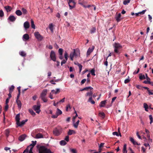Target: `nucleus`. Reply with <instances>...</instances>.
Returning a JSON list of instances; mask_svg holds the SVG:
<instances>
[{
	"mask_svg": "<svg viewBox=\"0 0 153 153\" xmlns=\"http://www.w3.org/2000/svg\"><path fill=\"white\" fill-rule=\"evenodd\" d=\"M80 56V51L79 50L74 49V51L71 53L70 54V57L71 60L73 61L74 57L76 58Z\"/></svg>",
	"mask_w": 153,
	"mask_h": 153,
	"instance_id": "f03ea898",
	"label": "nucleus"
},
{
	"mask_svg": "<svg viewBox=\"0 0 153 153\" xmlns=\"http://www.w3.org/2000/svg\"><path fill=\"white\" fill-rule=\"evenodd\" d=\"M40 105L39 104L38 105H35L33 106V109L36 112L39 114L41 111L40 109Z\"/></svg>",
	"mask_w": 153,
	"mask_h": 153,
	"instance_id": "423d86ee",
	"label": "nucleus"
},
{
	"mask_svg": "<svg viewBox=\"0 0 153 153\" xmlns=\"http://www.w3.org/2000/svg\"><path fill=\"white\" fill-rule=\"evenodd\" d=\"M96 29L95 27H93L90 30L91 33V34L94 33L96 32Z\"/></svg>",
	"mask_w": 153,
	"mask_h": 153,
	"instance_id": "ea45409f",
	"label": "nucleus"
},
{
	"mask_svg": "<svg viewBox=\"0 0 153 153\" xmlns=\"http://www.w3.org/2000/svg\"><path fill=\"white\" fill-rule=\"evenodd\" d=\"M50 57L51 59L53 61L55 62L56 61V57L55 53L53 51H52L51 52V53L50 55Z\"/></svg>",
	"mask_w": 153,
	"mask_h": 153,
	"instance_id": "1a4fd4ad",
	"label": "nucleus"
},
{
	"mask_svg": "<svg viewBox=\"0 0 153 153\" xmlns=\"http://www.w3.org/2000/svg\"><path fill=\"white\" fill-rule=\"evenodd\" d=\"M113 46L114 48V51L117 53H119L118 50L122 48V46L118 43H115Z\"/></svg>",
	"mask_w": 153,
	"mask_h": 153,
	"instance_id": "7ed1b4c3",
	"label": "nucleus"
},
{
	"mask_svg": "<svg viewBox=\"0 0 153 153\" xmlns=\"http://www.w3.org/2000/svg\"><path fill=\"white\" fill-rule=\"evenodd\" d=\"M149 119L150 120V123L151 124L153 123V117L152 115H150L149 116Z\"/></svg>",
	"mask_w": 153,
	"mask_h": 153,
	"instance_id": "a19ab883",
	"label": "nucleus"
},
{
	"mask_svg": "<svg viewBox=\"0 0 153 153\" xmlns=\"http://www.w3.org/2000/svg\"><path fill=\"white\" fill-rule=\"evenodd\" d=\"M48 92V90L47 89H45L42 91L40 94V97H45Z\"/></svg>",
	"mask_w": 153,
	"mask_h": 153,
	"instance_id": "9d476101",
	"label": "nucleus"
},
{
	"mask_svg": "<svg viewBox=\"0 0 153 153\" xmlns=\"http://www.w3.org/2000/svg\"><path fill=\"white\" fill-rule=\"evenodd\" d=\"M100 116L101 117L103 118L105 117V114L103 112H100L99 114Z\"/></svg>",
	"mask_w": 153,
	"mask_h": 153,
	"instance_id": "c03bdc74",
	"label": "nucleus"
},
{
	"mask_svg": "<svg viewBox=\"0 0 153 153\" xmlns=\"http://www.w3.org/2000/svg\"><path fill=\"white\" fill-rule=\"evenodd\" d=\"M4 8L7 12L10 11L12 9L11 7L9 6H5Z\"/></svg>",
	"mask_w": 153,
	"mask_h": 153,
	"instance_id": "b1692460",
	"label": "nucleus"
},
{
	"mask_svg": "<svg viewBox=\"0 0 153 153\" xmlns=\"http://www.w3.org/2000/svg\"><path fill=\"white\" fill-rule=\"evenodd\" d=\"M130 81V79H129V77L128 76V78L125 80L124 83L125 84H126L128 83Z\"/></svg>",
	"mask_w": 153,
	"mask_h": 153,
	"instance_id": "de8ad7c7",
	"label": "nucleus"
},
{
	"mask_svg": "<svg viewBox=\"0 0 153 153\" xmlns=\"http://www.w3.org/2000/svg\"><path fill=\"white\" fill-rule=\"evenodd\" d=\"M29 111L30 114L33 116H34L36 114L33 111V110L31 109H29Z\"/></svg>",
	"mask_w": 153,
	"mask_h": 153,
	"instance_id": "58836bf2",
	"label": "nucleus"
},
{
	"mask_svg": "<svg viewBox=\"0 0 153 153\" xmlns=\"http://www.w3.org/2000/svg\"><path fill=\"white\" fill-rule=\"evenodd\" d=\"M143 107L145 108V110L146 111H148V109L149 108V106L146 103L143 104Z\"/></svg>",
	"mask_w": 153,
	"mask_h": 153,
	"instance_id": "bb28decb",
	"label": "nucleus"
},
{
	"mask_svg": "<svg viewBox=\"0 0 153 153\" xmlns=\"http://www.w3.org/2000/svg\"><path fill=\"white\" fill-rule=\"evenodd\" d=\"M16 121V124H19V122L20 120V115L19 114H17L15 117Z\"/></svg>",
	"mask_w": 153,
	"mask_h": 153,
	"instance_id": "a211bd4d",
	"label": "nucleus"
},
{
	"mask_svg": "<svg viewBox=\"0 0 153 153\" xmlns=\"http://www.w3.org/2000/svg\"><path fill=\"white\" fill-rule=\"evenodd\" d=\"M29 39V35L27 34H25L23 35V39L24 40H27Z\"/></svg>",
	"mask_w": 153,
	"mask_h": 153,
	"instance_id": "412c9836",
	"label": "nucleus"
},
{
	"mask_svg": "<svg viewBox=\"0 0 153 153\" xmlns=\"http://www.w3.org/2000/svg\"><path fill=\"white\" fill-rule=\"evenodd\" d=\"M65 141L67 142H68L69 141V137L68 136H66L65 137Z\"/></svg>",
	"mask_w": 153,
	"mask_h": 153,
	"instance_id": "052dcab7",
	"label": "nucleus"
},
{
	"mask_svg": "<svg viewBox=\"0 0 153 153\" xmlns=\"http://www.w3.org/2000/svg\"><path fill=\"white\" fill-rule=\"evenodd\" d=\"M51 91L53 94H56L60 92V89L59 88H57L56 89V90H52Z\"/></svg>",
	"mask_w": 153,
	"mask_h": 153,
	"instance_id": "f3484780",
	"label": "nucleus"
},
{
	"mask_svg": "<svg viewBox=\"0 0 153 153\" xmlns=\"http://www.w3.org/2000/svg\"><path fill=\"white\" fill-rule=\"evenodd\" d=\"M75 132L74 130H69L68 132V134L69 135H71L73 134H75Z\"/></svg>",
	"mask_w": 153,
	"mask_h": 153,
	"instance_id": "2f4dec72",
	"label": "nucleus"
},
{
	"mask_svg": "<svg viewBox=\"0 0 153 153\" xmlns=\"http://www.w3.org/2000/svg\"><path fill=\"white\" fill-rule=\"evenodd\" d=\"M21 10L23 13L25 15L27 13V11L24 8H22Z\"/></svg>",
	"mask_w": 153,
	"mask_h": 153,
	"instance_id": "e433bc0d",
	"label": "nucleus"
},
{
	"mask_svg": "<svg viewBox=\"0 0 153 153\" xmlns=\"http://www.w3.org/2000/svg\"><path fill=\"white\" fill-rule=\"evenodd\" d=\"M68 1V0H67ZM68 4L70 9L74 8L75 6L76 3L73 0H68Z\"/></svg>",
	"mask_w": 153,
	"mask_h": 153,
	"instance_id": "39448f33",
	"label": "nucleus"
},
{
	"mask_svg": "<svg viewBox=\"0 0 153 153\" xmlns=\"http://www.w3.org/2000/svg\"><path fill=\"white\" fill-rule=\"evenodd\" d=\"M58 116V115L56 114V115H52V117L53 118H56Z\"/></svg>",
	"mask_w": 153,
	"mask_h": 153,
	"instance_id": "69168bd1",
	"label": "nucleus"
},
{
	"mask_svg": "<svg viewBox=\"0 0 153 153\" xmlns=\"http://www.w3.org/2000/svg\"><path fill=\"white\" fill-rule=\"evenodd\" d=\"M16 102L19 108H21L22 106V104L20 101L18 99H17L16 100Z\"/></svg>",
	"mask_w": 153,
	"mask_h": 153,
	"instance_id": "cd10ccee",
	"label": "nucleus"
},
{
	"mask_svg": "<svg viewBox=\"0 0 153 153\" xmlns=\"http://www.w3.org/2000/svg\"><path fill=\"white\" fill-rule=\"evenodd\" d=\"M139 70H140V69H139V68H138V69H137V70L136 71H134V72H133V74H137V73H138V72H139Z\"/></svg>",
	"mask_w": 153,
	"mask_h": 153,
	"instance_id": "0e129e2a",
	"label": "nucleus"
},
{
	"mask_svg": "<svg viewBox=\"0 0 153 153\" xmlns=\"http://www.w3.org/2000/svg\"><path fill=\"white\" fill-rule=\"evenodd\" d=\"M30 24L27 21L25 22L24 23V27L25 30H27L30 27Z\"/></svg>",
	"mask_w": 153,
	"mask_h": 153,
	"instance_id": "ddd939ff",
	"label": "nucleus"
},
{
	"mask_svg": "<svg viewBox=\"0 0 153 153\" xmlns=\"http://www.w3.org/2000/svg\"><path fill=\"white\" fill-rule=\"evenodd\" d=\"M30 149L29 150V153H33V152H32V150H33V148H32V147H30Z\"/></svg>",
	"mask_w": 153,
	"mask_h": 153,
	"instance_id": "774afa93",
	"label": "nucleus"
},
{
	"mask_svg": "<svg viewBox=\"0 0 153 153\" xmlns=\"http://www.w3.org/2000/svg\"><path fill=\"white\" fill-rule=\"evenodd\" d=\"M16 18L13 15L10 16L8 19V20L12 22H14L16 19Z\"/></svg>",
	"mask_w": 153,
	"mask_h": 153,
	"instance_id": "dca6fc26",
	"label": "nucleus"
},
{
	"mask_svg": "<svg viewBox=\"0 0 153 153\" xmlns=\"http://www.w3.org/2000/svg\"><path fill=\"white\" fill-rule=\"evenodd\" d=\"M64 57H65V59H66V60H67L68 59V54L66 51H65L64 53Z\"/></svg>",
	"mask_w": 153,
	"mask_h": 153,
	"instance_id": "49530a36",
	"label": "nucleus"
},
{
	"mask_svg": "<svg viewBox=\"0 0 153 153\" xmlns=\"http://www.w3.org/2000/svg\"><path fill=\"white\" fill-rule=\"evenodd\" d=\"M32 143L29 146H30V147H32L33 148V147L35 145L36 143V141H32Z\"/></svg>",
	"mask_w": 153,
	"mask_h": 153,
	"instance_id": "393cba45",
	"label": "nucleus"
},
{
	"mask_svg": "<svg viewBox=\"0 0 153 153\" xmlns=\"http://www.w3.org/2000/svg\"><path fill=\"white\" fill-rule=\"evenodd\" d=\"M86 80V79H83L82 80L81 82V85L83 84L85 82Z\"/></svg>",
	"mask_w": 153,
	"mask_h": 153,
	"instance_id": "e2e57ef3",
	"label": "nucleus"
},
{
	"mask_svg": "<svg viewBox=\"0 0 153 153\" xmlns=\"http://www.w3.org/2000/svg\"><path fill=\"white\" fill-rule=\"evenodd\" d=\"M30 146H28L27 148L24 151L23 153L25 152L28 153L29 152V148H30Z\"/></svg>",
	"mask_w": 153,
	"mask_h": 153,
	"instance_id": "8fccbe9b",
	"label": "nucleus"
},
{
	"mask_svg": "<svg viewBox=\"0 0 153 153\" xmlns=\"http://www.w3.org/2000/svg\"><path fill=\"white\" fill-rule=\"evenodd\" d=\"M34 35L35 37L39 41L42 40L43 39V37L38 32H35Z\"/></svg>",
	"mask_w": 153,
	"mask_h": 153,
	"instance_id": "0eeeda50",
	"label": "nucleus"
},
{
	"mask_svg": "<svg viewBox=\"0 0 153 153\" xmlns=\"http://www.w3.org/2000/svg\"><path fill=\"white\" fill-rule=\"evenodd\" d=\"M31 24L32 28L35 29V26L34 24L33 21L32 19L31 20Z\"/></svg>",
	"mask_w": 153,
	"mask_h": 153,
	"instance_id": "72a5a7b5",
	"label": "nucleus"
},
{
	"mask_svg": "<svg viewBox=\"0 0 153 153\" xmlns=\"http://www.w3.org/2000/svg\"><path fill=\"white\" fill-rule=\"evenodd\" d=\"M93 93L91 91H90L87 93L86 96L89 97V98L88 100V102H91L92 104H94L95 102L92 100Z\"/></svg>",
	"mask_w": 153,
	"mask_h": 153,
	"instance_id": "20e7f679",
	"label": "nucleus"
},
{
	"mask_svg": "<svg viewBox=\"0 0 153 153\" xmlns=\"http://www.w3.org/2000/svg\"><path fill=\"white\" fill-rule=\"evenodd\" d=\"M39 153H53L51 150L44 146H40L37 147Z\"/></svg>",
	"mask_w": 153,
	"mask_h": 153,
	"instance_id": "f257e3e1",
	"label": "nucleus"
},
{
	"mask_svg": "<svg viewBox=\"0 0 153 153\" xmlns=\"http://www.w3.org/2000/svg\"><path fill=\"white\" fill-rule=\"evenodd\" d=\"M14 88V86L13 85H12L11 87H9V92H12Z\"/></svg>",
	"mask_w": 153,
	"mask_h": 153,
	"instance_id": "4c0bfd02",
	"label": "nucleus"
},
{
	"mask_svg": "<svg viewBox=\"0 0 153 153\" xmlns=\"http://www.w3.org/2000/svg\"><path fill=\"white\" fill-rule=\"evenodd\" d=\"M72 121L73 126L76 128H77L79 122V120H78L76 122H75V120H72Z\"/></svg>",
	"mask_w": 153,
	"mask_h": 153,
	"instance_id": "9b49d317",
	"label": "nucleus"
},
{
	"mask_svg": "<svg viewBox=\"0 0 153 153\" xmlns=\"http://www.w3.org/2000/svg\"><path fill=\"white\" fill-rule=\"evenodd\" d=\"M139 78L141 80L143 79H146V78L145 75L141 74L139 76Z\"/></svg>",
	"mask_w": 153,
	"mask_h": 153,
	"instance_id": "a18cd8bd",
	"label": "nucleus"
},
{
	"mask_svg": "<svg viewBox=\"0 0 153 153\" xmlns=\"http://www.w3.org/2000/svg\"><path fill=\"white\" fill-rule=\"evenodd\" d=\"M94 48V47L93 46L91 48H89L87 52V56L90 55L91 53L93 51V50Z\"/></svg>",
	"mask_w": 153,
	"mask_h": 153,
	"instance_id": "f8f14e48",
	"label": "nucleus"
},
{
	"mask_svg": "<svg viewBox=\"0 0 153 153\" xmlns=\"http://www.w3.org/2000/svg\"><path fill=\"white\" fill-rule=\"evenodd\" d=\"M53 134L56 136H59L61 133V130L60 129L56 128L54 129L53 131Z\"/></svg>",
	"mask_w": 153,
	"mask_h": 153,
	"instance_id": "6e6552de",
	"label": "nucleus"
},
{
	"mask_svg": "<svg viewBox=\"0 0 153 153\" xmlns=\"http://www.w3.org/2000/svg\"><path fill=\"white\" fill-rule=\"evenodd\" d=\"M4 15V12L2 10H0V17H2Z\"/></svg>",
	"mask_w": 153,
	"mask_h": 153,
	"instance_id": "603ef678",
	"label": "nucleus"
},
{
	"mask_svg": "<svg viewBox=\"0 0 153 153\" xmlns=\"http://www.w3.org/2000/svg\"><path fill=\"white\" fill-rule=\"evenodd\" d=\"M84 0H79V4L81 5H82L83 4Z\"/></svg>",
	"mask_w": 153,
	"mask_h": 153,
	"instance_id": "4d7b16f0",
	"label": "nucleus"
},
{
	"mask_svg": "<svg viewBox=\"0 0 153 153\" xmlns=\"http://www.w3.org/2000/svg\"><path fill=\"white\" fill-rule=\"evenodd\" d=\"M15 13L18 16H20L22 14V13L21 11L19 10H18L16 11Z\"/></svg>",
	"mask_w": 153,
	"mask_h": 153,
	"instance_id": "a878e982",
	"label": "nucleus"
},
{
	"mask_svg": "<svg viewBox=\"0 0 153 153\" xmlns=\"http://www.w3.org/2000/svg\"><path fill=\"white\" fill-rule=\"evenodd\" d=\"M34 138L36 139L43 138V136L40 133H38L36 135V136Z\"/></svg>",
	"mask_w": 153,
	"mask_h": 153,
	"instance_id": "5701e85b",
	"label": "nucleus"
},
{
	"mask_svg": "<svg viewBox=\"0 0 153 153\" xmlns=\"http://www.w3.org/2000/svg\"><path fill=\"white\" fill-rule=\"evenodd\" d=\"M106 100L102 101L100 104V106L101 107H104L106 104Z\"/></svg>",
	"mask_w": 153,
	"mask_h": 153,
	"instance_id": "4be33fe9",
	"label": "nucleus"
},
{
	"mask_svg": "<svg viewBox=\"0 0 153 153\" xmlns=\"http://www.w3.org/2000/svg\"><path fill=\"white\" fill-rule=\"evenodd\" d=\"M130 140L131 142L134 145H140V143H138L136 141L134 138L132 137H131L130 138Z\"/></svg>",
	"mask_w": 153,
	"mask_h": 153,
	"instance_id": "2eb2a0df",
	"label": "nucleus"
},
{
	"mask_svg": "<svg viewBox=\"0 0 153 153\" xmlns=\"http://www.w3.org/2000/svg\"><path fill=\"white\" fill-rule=\"evenodd\" d=\"M90 72L92 75L94 76L95 75V70L94 69H93L91 70Z\"/></svg>",
	"mask_w": 153,
	"mask_h": 153,
	"instance_id": "09e8293b",
	"label": "nucleus"
},
{
	"mask_svg": "<svg viewBox=\"0 0 153 153\" xmlns=\"http://www.w3.org/2000/svg\"><path fill=\"white\" fill-rule=\"evenodd\" d=\"M59 143L61 146H65L66 144L67 143L64 140H62L60 141Z\"/></svg>",
	"mask_w": 153,
	"mask_h": 153,
	"instance_id": "c756f323",
	"label": "nucleus"
},
{
	"mask_svg": "<svg viewBox=\"0 0 153 153\" xmlns=\"http://www.w3.org/2000/svg\"><path fill=\"white\" fill-rule=\"evenodd\" d=\"M90 7H93V9H94V10H96V7L94 5H88V6H87V7L89 8Z\"/></svg>",
	"mask_w": 153,
	"mask_h": 153,
	"instance_id": "864d4df0",
	"label": "nucleus"
},
{
	"mask_svg": "<svg viewBox=\"0 0 153 153\" xmlns=\"http://www.w3.org/2000/svg\"><path fill=\"white\" fill-rule=\"evenodd\" d=\"M10 133V130L9 129H7L5 131V134L6 136L8 137L9 136V133Z\"/></svg>",
	"mask_w": 153,
	"mask_h": 153,
	"instance_id": "f704fd0d",
	"label": "nucleus"
},
{
	"mask_svg": "<svg viewBox=\"0 0 153 153\" xmlns=\"http://www.w3.org/2000/svg\"><path fill=\"white\" fill-rule=\"evenodd\" d=\"M67 60H66V59H64L61 62V65H62L63 64H64L67 61Z\"/></svg>",
	"mask_w": 153,
	"mask_h": 153,
	"instance_id": "bf43d9fd",
	"label": "nucleus"
},
{
	"mask_svg": "<svg viewBox=\"0 0 153 153\" xmlns=\"http://www.w3.org/2000/svg\"><path fill=\"white\" fill-rule=\"evenodd\" d=\"M63 50L62 48H59V53L60 54H62Z\"/></svg>",
	"mask_w": 153,
	"mask_h": 153,
	"instance_id": "6e6d98bb",
	"label": "nucleus"
},
{
	"mask_svg": "<svg viewBox=\"0 0 153 153\" xmlns=\"http://www.w3.org/2000/svg\"><path fill=\"white\" fill-rule=\"evenodd\" d=\"M41 98L44 102H47V99L45 97H41Z\"/></svg>",
	"mask_w": 153,
	"mask_h": 153,
	"instance_id": "3c124183",
	"label": "nucleus"
},
{
	"mask_svg": "<svg viewBox=\"0 0 153 153\" xmlns=\"http://www.w3.org/2000/svg\"><path fill=\"white\" fill-rule=\"evenodd\" d=\"M26 137V135L25 134L22 135L19 137V140L21 141H22L25 139Z\"/></svg>",
	"mask_w": 153,
	"mask_h": 153,
	"instance_id": "6ab92c4d",
	"label": "nucleus"
},
{
	"mask_svg": "<svg viewBox=\"0 0 153 153\" xmlns=\"http://www.w3.org/2000/svg\"><path fill=\"white\" fill-rule=\"evenodd\" d=\"M70 150L73 153H77L76 150L74 149H70Z\"/></svg>",
	"mask_w": 153,
	"mask_h": 153,
	"instance_id": "5fc2aeb1",
	"label": "nucleus"
},
{
	"mask_svg": "<svg viewBox=\"0 0 153 153\" xmlns=\"http://www.w3.org/2000/svg\"><path fill=\"white\" fill-rule=\"evenodd\" d=\"M112 134L114 135H116L118 136H119L118 133L117 132H113Z\"/></svg>",
	"mask_w": 153,
	"mask_h": 153,
	"instance_id": "338daca9",
	"label": "nucleus"
},
{
	"mask_svg": "<svg viewBox=\"0 0 153 153\" xmlns=\"http://www.w3.org/2000/svg\"><path fill=\"white\" fill-rule=\"evenodd\" d=\"M75 64H76V65H77L79 67V72L80 73L81 71L82 70V65L81 64H80L78 63H77Z\"/></svg>",
	"mask_w": 153,
	"mask_h": 153,
	"instance_id": "473e14b6",
	"label": "nucleus"
},
{
	"mask_svg": "<svg viewBox=\"0 0 153 153\" xmlns=\"http://www.w3.org/2000/svg\"><path fill=\"white\" fill-rule=\"evenodd\" d=\"M27 121V120L26 119L25 120H22L21 122L19 121V124H17V125L18 126H22L23 125H24L25 123Z\"/></svg>",
	"mask_w": 153,
	"mask_h": 153,
	"instance_id": "4468645a",
	"label": "nucleus"
},
{
	"mask_svg": "<svg viewBox=\"0 0 153 153\" xmlns=\"http://www.w3.org/2000/svg\"><path fill=\"white\" fill-rule=\"evenodd\" d=\"M65 98H63L62 99L60 100L59 101L57 102V104H60L61 102L63 103L65 102Z\"/></svg>",
	"mask_w": 153,
	"mask_h": 153,
	"instance_id": "79ce46f5",
	"label": "nucleus"
},
{
	"mask_svg": "<svg viewBox=\"0 0 153 153\" xmlns=\"http://www.w3.org/2000/svg\"><path fill=\"white\" fill-rule=\"evenodd\" d=\"M148 92L149 95H153V90L151 91L149 90H148Z\"/></svg>",
	"mask_w": 153,
	"mask_h": 153,
	"instance_id": "13d9d810",
	"label": "nucleus"
},
{
	"mask_svg": "<svg viewBox=\"0 0 153 153\" xmlns=\"http://www.w3.org/2000/svg\"><path fill=\"white\" fill-rule=\"evenodd\" d=\"M56 114L58 116L61 114H62V111L58 108H57L56 111Z\"/></svg>",
	"mask_w": 153,
	"mask_h": 153,
	"instance_id": "7c9ffc66",
	"label": "nucleus"
},
{
	"mask_svg": "<svg viewBox=\"0 0 153 153\" xmlns=\"http://www.w3.org/2000/svg\"><path fill=\"white\" fill-rule=\"evenodd\" d=\"M146 11V10H144L140 12H139V14H143L145 13V12Z\"/></svg>",
	"mask_w": 153,
	"mask_h": 153,
	"instance_id": "680f3d73",
	"label": "nucleus"
},
{
	"mask_svg": "<svg viewBox=\"0 0 153 153\" xmlns=\"http://www.w3.org/2000/svg\"><path fill=\"white\" fill-rule=\"evenodd\" d=\"M19 54L20 55L23 57H25L26 55L25 52L24 51H20L19 52Z\"/></svg>",
	"mask_w": 153,
	"mask_h": 153,
	"instance_id": "c85d7f7f",
	"label": "nucleus"
},
{
	"mask_svg": "<svg viewBox=\"0 0 153 153\" xmlns=\"http://www.w3.org/2000/svg\"><path fill=\"white\" fill-rule=\"evenodd\" d=\"M121 14L120 13H119L117 15L116 17L115 18L116 21L117 22H119L121 20Z\"/></svg>",
	"mask_w": 153,
	"mask_h": 153,
	"instance_id": "aec40b11",
	"label": "nucleus"
},
{
	"mask_svg": "<svg viewBox=\"0 0 153 153\" xmlns=\"http://www.w3.org/2000/svg\"><path fill=\"white\" fill-rule=\"evenodd\" d=\"M130 1V0H125L123 2V4L124 5H126L129 3Z\"/></svg>",
	"mask_w": 153,
	"mask_h": 153,
	"instance_id": "37998d69",
	"label": "nucleus"
},
{
	"mask_svg": "<svg viewBox=\"0 0 153 153\" xmlns=\"http://www.w3.org/2000/svg\"><path fill=\"white\" fill-rule=\"evenodd\" d=\"M53 24L51 23V24H49V28L52 32H53Z\"/></svg>",
	"mask_w": 153,
	"mask_h": 153,
	"instance_id": "c9c22d12",
	"label": "nucleus"
}]
</instances>
